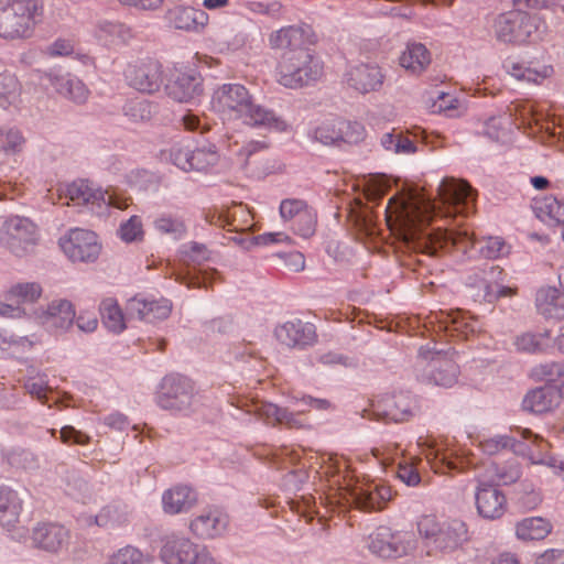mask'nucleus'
Segmentation results:
<instances>
[{"instance_id": "f8f14e48", "label": "nucleus", "mask_w": 564, "mask_h": 564, "mask_svg": "<svg viewBox=\"0 0 564 564\" xmlns=\"http://www.w3.org/2000/svg\"><path fill=\"white\" fill-rule=\"evenodd\" d=\"M75 316L74 305L65 299L53 300L45 308L34 312L35 322L54 335L67 332L73 326Z\"/></svg>"}, {"instance_id": "9d476101", "label": "nucleus", "mask_w": 564, "mask_h": 564, "mask_svg": "<svg viewBox=\"0 0 564 564\" xmlns=\"http://www.w3.org/2000/svg\"><path fill=\"white\" fill-rule=\"evenodd\" d=\"M59 247L73 262H93L100 253L97 235L87 229L74 228L59 238Z\"/></svg>"}, {"instance_id": "ddd939ff", "label": "nucleus", "mask_w": 564, "mask_h": 564, "mask_svg": "<svg viewBox=\"0 0 564 564\" xmlns=\"http://www.w3.org/2000/svg\"><path fill=\"white\" fill-rule=\"evenodd\" d=\"M124 78L131 87L147 94L158 91L163 83L161 65L151 58L129 63Z\"/></svg>"}, {"instance_id": "412c9836", "label": "nucleus", "mask_w": 564, "mask_h": 564, "mask_svg": "<svg viewBox=\"0 0 564 564\" xmlns=\"http://www.w3.org/2000/svg\"><path fill=\"white\" fill-rule=\"evenodd\" d=\"M383 78L381 69L370 64H359L347 73L348 85L361 94L378 90L383 84Z\"/></svg>"}, {"instance_id": "ea45409f", "label": "nucleus", "mask_w": 564, "mask_h": 564, "mask_svg": "<svg viewBox=\"0 0 564 564\" xmlns=\"http://www.w3.org/2000/svg\"><path fill=\"white\" fill-rule=\"evenodd\" d=\"M23 387L33 399H36L42 404H46L48 408L52 406L48 394L53 392V389L48 386L46 375L37 373L28 377Z\"/></svg>"}, {"instance_id": "b1692460", "label": "nucleus", "mask_w": 564, "mask_h": 564, "mask_svg": "<svg viewBox=\"0 0 564 564\" xmlns=\"http://www.w3.org/2000/svg\"><path fill=\"white\" fill-rule=\"evenodd\" d=\"M315 327L301 321L286 322L275 328V337L286 347H304L313 341Z\"/></svg>"}, {"instance_id": "4be33fe9", "label": "nucleus", "mask_w": 564, "mask_h": 564, "mask_svg": "<svg viewBox=\"0 0 564 564\" xmlns=\"http://www.w3.org/2000/svg\"><path fill=\"white\" fill-rule=\"evenodd\" d=\"M562 395L555 386H544L530 390L523 401L522 406L525 411L543 414L558 406Z\"/></svg>"}, {"instance_id": "58836bf2", "label": "nucleus", "mask_w": 564, "mask_h": 564, "mask_svg": "<svg viewBox=\"0 0 564 564\" xmlns=\"http://www.w3.org/2000/svg\"><path fill=\"white\" fill-rule=\"evenodd\" d=\"M42 293L43 289L37 282H19L10 288L8 297L21 306V304L35 303Z\"/></svg>"}, {"instance_id": "13d9d810", "label": "nucleus", "mask_w": 564, "mask_h": 564, "mask_svg": "<svg viewBox=\"0 0 564 564\" xmlns=\"http://www.w3.org/2000/svg\"><path fill=\"white\" fill-rule=\"evenodd\" d=\"M516 438L508 435H500L485 440L480 443V447L485 454L495 455L501 449L513 447Z\"/></svg>"}, {"instance_id": "aec40b11", "label": "nucleus", "mask_w": 564, "mask_h": 564, "mask_svg": "<svg viewBox=\"0 0 564 564\" xmlns=\"http://www.w3.org/2000/svg\"><path fill=\"white\" fill-rule=\"evenodd\" d=\"M280 216L283 220L289 221L297 218L299 225L294 231L308 238L315 232V223L311 215L307 214V205L302 199L286 198L280 204Z\"/></svg>"}, {"instance_id": "72a5a7b5", "label": "nucleus", "mask_w": 564, "mask_h": 564, "mask_svg": "<svg viewBox=\"0 0 564 564\" xmlns=\"http://www.w3.org/2000/svg\"><path fill=\"white\" fill-rule=\"evenodd\" d=\"M505 70L519 80H528L539 84L541 80L551 77L553 74V67L550 65L542 66L541 69L527 67L520 62H516L511 58H507L503 62Z\"/></svg>"}, {"instance_id": "774afa93", "label": "nucleus", "mask_w": 564, "mask_h": 564, "mask_svg": "<svg viewBox=\"0 0 564 564\" xmlns=\"http://www.w3.org/2000/svg\"><path fill=\"white\" fill-rule=\"evenodd\" d=\"M535 564H564V551L555 549L546 550L538 556Z\"/></svg>"}, {"instance_id": "473e14b6", "label": "nucleus", "mask_w": 564, "mask_h": 564, "mask_svg": "<svg viewBox=\"0 0 564 564\" xmlns=\"http://www.w3.org/2000/svg\"><path fill=\"white\" fill-rule=\"evenodd\" d=\"M52 84L57 93L72 99L74 102L83 104L88 99V88L75 76L65 75L55 77Z\"/></svg>"}, {"instance_id": "a18cd8bd", "label": "nucleus", "mask_w": 564, "mask_h": 564, "mask_svg": "<svg viewBox=\"0 0 564 564\" xmlns=\"http://www.w3.org/2000/svg\"><path fill=\"white\" fill-rule=\"evenodd\" d=\"M338 460L328 454L319 453V482L322 481V477L325 476L327 481L329 482V489H333L335 486L340 484V475H339ZM322 487L319 486V490Z\"/></svg>"}, {"instance_id": "79ce46f5", "label": "nucleus", "mask_w": 564, "mask_h": 564, "mask_svg": "<svg viewBox=\"0 0 564 564\" xmlns=\"http://www.w3.org/2000/svg\"><path fill=\"white\" fill-rule=\"evenodd\" d=\"M193 171L205 172L215 166L219 161V153L215 145L198 148L191 156Z\"/></svg>"}, {"instance_id": "f3484780", "label": "nucleus", "mask_w": 564, "mask_h": 564, "mask_svg": "<svg viewBox=\"0 0 564 564\" xmlns=\"http://www.w3.org/2000/svg\"><path fill=\"white\" fill-rule=\"evenodd\" d=\"M172 304L166 299H148L134 296L128 301L127 313L130 318H138L145 322H155L169 317Z\"/></svg>"}, {"instance_id": "052dcab7", "label": "nucleus", "mask_w": 564, "mask_h": 564, "mask_svg": "<svg viewBox=\"0 0 564 564\" xmlns=\"http://www.w3.org/2000/svg\"><path fill=\"white\" fill-rule=\"evenodd\" d=\"M449 317H451L453 330L460 332L465 335H467L469 332L474 333L476 330L475 322L470 317H468L465 313L456 312V313L449 315Z\"/></svg>"}, {"instance_id": "0e129e2a", "label": "nucleus", "mask_w": 564, "mask_h": 564, "mask_svg": "<svg viewBox=\"0 0 564 564\" xmlns=\"http://www.w3.org/2000/svg\"><path fill=\"white\" fill-rule=\"evenodd\" d=\"M120 521V514L118 510L113 507H106L100 510V512L95 517L94 522L98 527H109L115 525Z\"/></svg>"}, {"instance_id": "2f4dec72", "label": "nucleus", "mask_w": 564, "mask_h": 564, "mask_svg": "<svg viewBox=\"0 0 564 564\" xmlns=\"http://www.w3.org/2000/svg\"><path fill=\"white\" fill-rule=\"evenodd\" d=\"M431 63V54L421 43H409L400 56V65L412 74H421Z\"/></svg>"}, {"instance_id": "f704fd0d", "label": "nucleus", "mask_w": 564, "mask_h": 564, "mask_svg": "<svg viewBox=\"0 0 564 564\" xmlns=\"http://www.w3.org/2000/svg\"><path fill=\"white\" fill-rule=\"evenodd\" d=\"M552 530L551 523L540 517L525 518L517 523L516 534L523 541L543 540Z\"/></svg>"}, {"instance_id": "338daca9", "label": "nucleus", "mask_w": 564, "mask_h": 564, "mask_svg": "<svg viewBox=\"0 0 564 564\" xmlns=\"http://www.w3.org/2000/svg\"><path fill=\"white\" fill-rule=\"evenodd\" d=\"M192 554L186 562L187 564H215L209 551L202 545L195 544Z\"/></svg>"}, {"instance_id": "7c9ffc66", "label": "nucleus", "mask_w": 564, "mask_h": 564, "mask_svg": "<svg viewBox=\"0 0 564 564\" xmlns=\"http://www.w3.org/2000/svg\"><path fill=\"white\" fill-rule=\"evenodd\" d=\"M95 35L99 41L110 45L127 43L133 36L128 25L108 20L97 23Z\"/></svg>"}, {"instance_id": "cd10ccee", "label": "nucleus", "mask_w": 564, "mask_h": 564, "mask_svg": "<svg viewBox=\"0 0 564 564\" xmlns=\"http://www.w3.org/2000/svg\"><path fill=\"white\" fill-rule=\"evenodd\" d=\"M171 98L180 102H187L202 94V79L199 76L189 73H181L167 87Z\"/></svg>"}, {"instance_id": "09e8293b", "label": "nucleus", "mask_w": 564, "mask_h": 564, "mask_svg": "<svg viewBox=\"0 0 564 564\" xmlns=\"http://www.w3.org/2000/svg\"><path fill=\"white\" fill-rule=\"evenodd\" d=\"M538 301H544L551 306L547 310L550 314L557 318H564V290L562 292L553 288L541 290L538 294Z\"/></svg>"}, {"instance_id": "423d86ee", "label": "nucleus", "mask_w": 564, "mask_h": 564, "mask_svg": "<svg viewBox=\"0 0 564 564\" xmlns=\"http://www.w3.org/2000/svg\"><path fill=\"white\" fill-rule=\"evenodd\" d=\"M39 241V228L26 217H7L0 227V246L15 257L30 254Z\"/></svg>"}, {"instance_id": "0eeeda50", "label": "nucleus", "mask_w": 564, "mask_h": 564, "mask_svg": "<svg viewBox=\"0 0 564 564\" xmlns=\"http://www.w3.org/2000/svg\"><path fill=\"white\" fill-rule=\"evenodd\" d=\"M158 405L174 414H188L196 403L194 386L185 377L167 376L156 395Z\"/></svg>"}, {"instance_id": "4d7b16f0", "label": "nucleus", "mask_w": 564, "mask_h": 564, "mask_svg": "<svg viewBox=\"0 0 564 564\" xmlns=\"http://www.w3.org/2000/svg\"><path fill=\"white\" fill-rule=\"evenodd\" d=\"M191 156H193V150L182 144H176L170 150L172 163L185 172L193 171Z\"/></svg>"}, {"instance_id": "4468645a", "label": "nucleus", "mask_w": 564, "mask_h": 564, "mask_svg": "<svg viewBox=\"0 0 564 564\" xmlns=\"http://www.w3.org/2000/svg\"><path fill=\"white\" fill-rule=\"evenodd\" d=\"M411 538L408 532H392L388 527H379L369 536V550L383 558L400 557L411 547Z\"/></svg>"}, {"instance_id": "c9c22d12", "label": "nucleus", "mask_w": 564, "mask_h": 564, "mask_svg": "<svg viewBox=\"0 0 564 564\" xmlns=\"http://www.w3.org/2000/svg\"><path fill=\"white\" fill-rule=\"evenodd\" d=\"M99 311L104 325L110 332L119 334L126 329V318L116 299H104L100 303Z\"/></svg>"}, {"instance_id": "a211bd4d", "label": "nucleus", "mask_w": 564, "mask_h": 564, "mask_svg": "<svg viewBox=\"0 0 564 564\" xmlns=\"http://www.w3.org/2000/svg\"><path fill=\"white\" fill-rule=\"evenodd\" d=\"M69 541V531L59 524L40 523L32 531L34 546L46 552H61L67 549Z\"/></svg>"}, {"instance_id": "603ef678", "label": "nucleus", "mask_w": 564, "mask_h": 564, "mask_svg": "<svg viewBox=\"0 0 564 564\" xmlns=\"http://www.w3.org/2000/svg\"><path fill=\"white\" fill-rule=\"evenodd\" d=\"M500 273L501 271L498 267H491L488 272L485 271V275L478 281L477 288L479 291L476 295L481 297L485 302H495L497 300L495 282H492L490 279Z\"/></svg>"}, {"instance_id": "7ed1b4c3", "label": "nucleus", "mask_w": 564, "mask_h": 564, "mask_svg": "<svg viewBox=\"0 0 564 564\" xmlns=\"http://www.w3.org/2000/svg\"><path fill=\"white\" fill-rule=\"evenodd\" d=\"M212 107L224 119H241L249 126L274 131H285L288 124L273 111L252 102L248 89L241 84H224L212 98Z\"/></svg>"}, {"instance_id": "e433bc0d", "label": "nucleus", "mask_w": 564, "mask_h": 564, "mask_svg": "<svg viewBox=\"0 0 564 564\" xmlns=\"http://www.w3.org/2000/svg\"><path fill=\"white\" fill-rule=\"evenodd\" d=\"M390 498V490L386 487H376L373 490L360 489L354 494L356 507L362 511H373L381 509V500Z\"/></svg>"}, {"instance_id": "a878e982", "label": "nucleus", "mask_w": 564, "mask_h": 564, "mask_svg": "<svg viewBox=\"0 0 564 564\" xmlns=\"http://www.w3.org/2000/svg\"><path fill=\"white\" fill-rule=\"evenodd\" d=\"M197 503L196 491L188 486H175L162 495L165 513L177 514L189 511Z\"/></svg>"}, {"instance_id": "e2e57ef3", "label": "nucleus", "mask_w": 564, "mask_h": 564, "mask_svg": "<svg viewBox=\"0 0 564 564\" xmlns=\"http://www.w3.org/2000/svg\"><path fill=\"white\" fill-rule=\"evenodd\" d=\"M256 243L261 246H269V245H276V243H284L290 245L292 242L291 237L282 231L278 232H264L256 238Z\"/></svg>"}, {"instance_id": "9b49d317", "label": "nucleus", "mask_w": 564, "mask_h": 564, "mask_svg": "<svg viewBox=\"0 0 564 564\" xmlns=\"http://www.w3.org/2000/svg\"><path fill=\"white\" fill-rule=\"evenodd\" d=\"M67 196L75 204H91L98 207H115L126 209L131 199L115 191L94 188L87 182H74L67 186Z\"/></svg>"}, {"instance_id": "5701e85b", "label": "nucleus", "mask_w": 564, "mask_h": 564, "mask_svg": "<svg viewBox=\"0 0 564 564\" xmlns=\"http://www.w3.org/2000/svg\"><path fill=\"white\" fill-rule=\"evenodd\" d=\"M228 527V517L219 510H210L191 521L189 530L200 539H214L220 536Z\"/></svg>"}, {"instance_id": "6ab92c4d", "label": "nucleus", "mask_w": 564, "mask_h": 564, "mask_svg": "<svg viewBox=\"0 0 564 564\" xmlns=\"http://www.w3.org/2000/svg\"><path fill=\"white\" fill-rule=\"evenodd\" d=\"M475 500L478 514L489 520L501 518L507 508L505 494L498 487L486 482H479Z\"/></svg>"}, {"instance_id": "3c124183", "label": "nucleus", "mask_w": 564, "mask_h": 564, "mask_svg": "<svg viewBox=\"0 0 564 564\" xmlns=\"http://www.w3.org/2000/svg\"><path fill=\"white\" fill-rule=\"evenodd\" d=\"M514 344L518 350L530 354L539 352L547 346V335L524 333L516 338Z\"/></svg>"}, {"instance_id": "1a4fd4ad", "label": "nucleus", "mask_w": 564, "mask_h": 564, "mask_svg": "<svg viewBox=\"0 0 564 564\" xmlns=\"http://www.w3.org/2000/svg\"><path fill=\"white\" fill-rule=\"evenodd\" d=\"M419 356L427 361L426 377L434 384L452 387L457 381L459 367L454 359V350H437L435 346L426 345L420 348Z\"/></svg>"}, {"instance_id": "6e6d98bb", "label": "nucleus", "mask_w": 564, "mask_h": 564, "mask_svg": "<svg viewBox=\"0 0 564 564\" xmlns=\"http://www.w3.org/2000/svg\"><path fill=\"white\" fill-rule=\"evenodd\" d=\"M119 236L126 242L141 240L143 237V225L139 216L130 217L119 228Z\"/></svg>"}, {"instance_id": "c756f323", "label": "nucleus", "mask_w": 564, "mask_h": 564, "mask_svg": "<svg viewBox=\"0 0 564 564\" xmlns=\"http://www.w3.org/2000/svg\"><path fill=\"white\" fill-rule=\"evenodd\" d=\"M256 413L264 423L270 425L285 424L290 427H302L304 422L294 412L279 408L273 403H261L256 405Z\"/></svg>"}, {"instance_id": "20e7f679", "label": "nucleus", "mask_w": 564, "mask_h": 564, "mask_svg": "<svg viewBox=\"0 0 564 564\" xmlns=\"http://www.w3.org/2000/svg\"><path fill=\"white\" fill-rule=\"evenodd\" d=\"M43 15L37 0H13L0 3V36L15 40L29 37Z\"/></svg>"}, {"instance_id": "dca6fc26", "label": "nucleus", "mask_w": 564, "mask_h": 564, "mask_svg": "<svg viewBox=\"0 0 564 564\" xmlns=\"http://www.w3.org/2000/svg\"><path fill=\"white\" fill-rule=\"evenodd\" d=\"M165 19L170 28L188 33H202L209 23L206 11L189 6H176L167 10Z\"/></svg>"}, {"instance_id": "5fc2aeb1", "label": "nucleus", "mask_w": 564, "mask_h": 564, "mask_svg": "<svg viewBox=\"0 0 564 564\" xmlns=\"http://www.w3.org/2000/svg\"><path fill=\"white\" fill-rule=\"evenodd\" d=\"M149 562V557L144 555L140 550L133 546H126L120 549L111 557V564H145Z\"/></svg>"}, {"instance_id": "69168bd1", "label": "nucleus", "mask_w": 564, "mask_h": 564, "mask_svg": "<svg viewBox=\"0 0 564 564\" xmlns=\"http://www.w3.org/2000/svg\"><path fill=\"white\" fill-rule=\"evenodd\" d=\"M78 329L85 333H93L98 327V319L94 312L82 311L76 319Z\"/></svg>"}, {"instance_id": "c03bdc74", "label": "nucleus", "mask_w": 564, "mask_h": 564, "mask_svg": "<svg viewBox=\"0 0 564 564\" xmlns=\"http://www.w3.org/2000/svg\"><path fill=\"white\" fill-rule=\"evenodd\" d=\"M530 377L535 381L553 382L564 377V362L549 361L534 366Z\"/></svg>"}, {"instance_id": "f257e3e1", "label": "nucleus", "mask_w": 564, "mask_h": 564, "mask_svg": "<svg viewBox=\"0 0 564 564\" xmlns=\"http://www.w3.org/2000/svg\"><path fill=\"white\" fill-rule=\"evenodd\" d=\"M395 223L400 237L424 253L436 254L438 250L456 247L463 252L479 243V253L487 259H497L507 252L505 241L499 237H489L477 242L466 230L437 228L427 234L425 226L436 215L435 204L423 195H411L395 204Z\"/></svg>"}, {"instance_id": "a19ab883", "label": "nucleus", "mask_w": 564, "mask_h": 564, "mask_svg": "<svg viewBox=\"0 0 564 564\" xmlns=\"http://www.w3.org/2000/svg\"><path fill=\"white\" fill-rule=\"evenodd\" d=\"M381 145L397 154H412L416 152L415 143L408 137L400 133L388 132L381 138Z\"/></svg>"}, {"instance_id": "39448f33", "label": "nucleus", "mask_w": 564, "mask_h": 564, "mask_svg": "<svg viewBox=\"0 0 564 564\" xmlns=\"http://www.w3.org/2000/svg\"><path fill=\"white\" fill-rule=\"evenodd\" d=\"M417 531L425 540V545L429 547L427 554L451 553L467 540V528L463 521L452 520L441 523L433 514L421 517Z\"/></svg>"}, {"instance_id": "bb28decb", "label": "nucleus", "mask_w": 564, "mask_h": 564, "mask_svg": "<svg viewBox=\"0 0 564 564\" xmlns=\"http://www.w3.org/2000/svg\"><path fill=\"white\" fill-rule=\"evenodd\" d=\"M373 406L379 415L394 422L405 420L411 413L410 397L402 392L383 395Z\"/></svg>"}, {"instance_id": "864d4df0", "label": "nucleus", "mask_w": 564, "mask_h": 564, "mask_svg": "<svg viewBox=\"0 0 564 564\" xmlns=\"http://www.w3.org/2000/svg\"><path fill=\"white\" fill-rule=\"evenodd\" d=\"M0 143L2 144L3 153L9 156L22 151L25 139L19 130L10 129L6 133L0 131Z\"/></svg>"}, {"instance_id": "2eb2a0df", "label": "nucleus", "mask_w": 564, "mask_h": 564, "mask_svg": "<svg viewBox=\"0 0 564 564\" xmlns=\"http://www.w3.org/2000/svg\"><path fill=\"white\" fill-rule=\"evenodd\" d=\"M437 194L444 205L453 207L458 214L469 213L476 197L475 191L466 181L453 177H446L441 182Z\"/></svg>"}, {"instance_id": "bf43d9fd", "label": "nucleus", "mask_w": 564, "mask_h": 564, "mask_svg": "<svg viewBox=\"0 0 564 564\" xmlns=\"http://www.w3.org/2000/svg\"><path fill=\"white\" fill-rule=\"evenodd\" d=\"M184 257L192 262L200 263L209 259V251L206 246L198 242H189L182 248Z\"/></svg>"}, {"instance_id": "393cba45", "label": "nucleus", "mask_w": 564, "mask_h": 564, "mask_svg": "<svg viewBox=\"0 0 564 564\" xmlns=\"http://www.w3.org/2000/svg\"><path fill=\"white\" fill-rule=\"evenodd\" d=\"M195 544L183 535H167L162 540L160 557L165 564H187Z\"/></svg>"}, {"instance_id": "49530a36", "label": "nucleus", "mask_w": 564, "mask_h": 564, "mask_svg": "<svg viewBox=\"0 0 564 564\" xmlns=\"http://www.w3.org/2000/svg\"><path fill=\"white\" fill-rule=\"evenodd\" d=\"M154 227L161 234L170 235L174 239H181L186 234L184 221L170 215L158 217L154 221Z\"/></svg>"}, {"instance_id": "8fccbe9b", "label": "nucleus", "mask_w": 564, "mask_h": 564, "mask_svg": "<svg viewBox=\"0 0 564 564\" xmlns=\"http://www.w3.org/2000/svg\"><path fill=\"white\" fill-rule=\"evenodd\" d=\"M20 94V84L14 75L0 74V106L7 107Z\"/></svg>"}, {"instance_id": "6e6552de", "label": "nucleus", "mask_w": 564, "mask_h": 564, "mask_svg": "<svg viewBox=\"0 0 564 564\" xmlns=\"http://www.w3.org/2000/svg\"><path fill=\"white\" fill-rule=\"evenodd\" d=\"M536 31V18L522 10L499 14L494 22L497 41L506 44H522Z\"/></svg>"}, {"instance_id": "37998d69", "label": "nucleus", "mask_w": 564, "mask_h": 564, "mask_svg": "<svg viewBox=\"0 0 564 564\" xmlns=\"http://www.w3.org/2000/svg\"><path fill=\"white\" fill-rule=\"evenodd\" d=\"M339 134V147L343 144L354 145L362 142L367 137L366 128L358 121H350L341 118Z\"/></svg>"}, {"instance_id": "de8ad7c7", "label": "nucleus", "mask_w": 564, "mask_h": 564, "mask_svg": "<svg viewBox=\"0 0 564 564\" xmlns=\"http://www.w3.org/2000/svg\"><path fill=\"white\" fill-rule=\"evenodd\" d=\"M340 128V117L326 118L323 121L322 127H319V142L325 145L339 147V134L343 132Z\"/></svg>"}, {"instance_id": "4c0bfd02", "label": "nucleus", "mask_w": 564, "mask_h": 564, "mask_svg": "<svg viewBox=\"0 0 564 564\" xmlns=\"http://www.w3.org/2000/svg\"><path fill=\"white\" fill-rule=\"evenodd\" d=\"M538 216L543 221H550L555 225L564 224V200L549 195L536 202Z\"/></svg>"}, {"instance_id": "f03ea898", "label": "nucleus", "mask_w": 564, "mask_h": 564, "mask_svg": "<svg viewBox=\"0 0 564 564\" xmlns=\"http://www.w3.org/2000/svg\"><path fill=\"white\" fill-rule=\"evenodd\" d=\"M273 48L284 50L276 68L278 82L288 88H301L314 79L316 40L308 25L286 26L270 35Z\"/></svg>"}, {"instance_id": "680f3d73", "label": "nucleus", "mask_w": 564, "mask_h": 564, "mask_svg": "<svg viewBox=\"0 0 564 564\" xmlns=\"http://www.w3.org/2000/svg\"><path fill=\"white\" fill-rule=\"evenodd\" d=\"M269 148V144L264 140H251L246 142L241 149L238 151L237 155L241 163H247L249 158L260 151H263Z\"/></svg>"}, {"instance_id": "c85d7f7f", "label": "nucleus", "mask_w": 564, "mask_h": 564, "mask_svg": "<svg viewBox=\"0 0 564 564\" xmlns=\"http://www.w3.org/2000/svg\"><path fill=\"white\" fill-rule=\"evenodd\" d=\"M23 502L19 494L9 488L0 487V525L3 528L13 527L20 518Z\"/></svg>"}]
</instances>
